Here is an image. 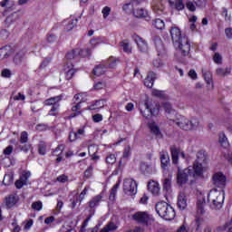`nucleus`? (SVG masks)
<instances>
[{"instance_id":"1","label":"nucleus","mask_w":232,"mask_h":232,"mask_svg":"<svg viewBox=\"0 0 232 232\" xmlns=\"http://www.w3.org/2000/svg\"><path fill=\"white\" fill-rule=\"evenodd\" d=\"M169 32L176 50H179L182 57H188L191 50V45L189 44L188 37H182V33L179 27H171Z\"/></svg>"},{"instance_id":"2","label":"nucleus","mask_w":232,"mask_h":232,"mask_svg":"<svg viewBox=\"0 0 232 232\" xmlns=\"http://www.w3.org/2000/svg\"><path fill=\"white\" fill-rule=\"evenodd\" d=\"M199 177H202V171L199 166L188 167L183 170L178 168L177 184L179 186H184V184H188V180H190V184H193Z\"/></svg>"},{"instance_id":"3","label":"nucleus","mask_w":232,"mask_h":232,"mask_svg":"<svg viewBox=\"0 0 232 232\" xmlns=\"http://www.w3.org/2000/svg\"><path fill=\"white\" fill-rule=\"evenodd\" d=\"M173 121L180 130H184L185 131H193V130H197V128L200 126V120L196 117H192L191 120H189L185 116L179 115Z\"/></svg>"},{"instance_id":"4","label":"nucleus","mask_w":232,"mask_h":232,"mask_svg":"<svg viewBox=\"0 0 232 232\" xmlns=\"http://www.w3.org/2000/svg\"><path fill=\"white\" fill-rule=\"evenodd\" d=\"M156 213L164 220H173L175 218V208L166 201H161L156 204Z\"/></svg>"},{"instance_id":"5","label":"nucleus","mask_w":232,"mask_h":232,"mask_svg":"<svg viewBox=\"0 0 232 232\" xmlns=\"http://www.w3.org/2000/svg\"><path fill=\"white\" fill-rule=\"evenodd\" d=\"M208 202L212 209H220L224 204V194L217 188H213L208 195Z\"/></svg>"},{"instance_id":"6","label":"nucleus","mask_w":232,"mask_h":232,"mask_svg":"<svg viewBox=\"0 0 232 232\" xmlns=\"http://www.w3.org/2000/svg\"><path fill=\"white\" fill-rule=\"evenodd\" d=\"M140 111L142 117L145 119H151V117L159 115V112L160 111V106L156 104L155 107H153L151 102L146 101L144 103L140 105Z\"/></svg>"},{"instance_id":"7","label":"nucleus","mask_w":232,"mask_h":232,"mask_svg":"<svg viewBox=\"0 0 232 232\" xmlns=\"http://www.w3.org/2000/svg\"><path fill=\"white\" fill-rule=\"evenodd\" d=\"M132 220L138 222V224H142V226H151L155 222L153 216L148 214V212L139 211L132 215Z\"/></svg>"},{"instance_id":"8","label":"nucleus","mask_w":232,"mask_h":232,"mask_svg":"<svg viewBox=\"0 0 232 232\" xmlns=\"http://www.w3.org/2000/svg\"><path fill=\"white\" fill-rule=\"evenodd\" d=\"M123 191L127 195H136L137 193V181L131 179H126L123 181Z\"/></svg>"},{"instance_id":"9","label":"nucleus","mask_w":232,"mask_h":232,"mask_svg":"<svg viewBox=\"0 0 232 232\" xmlns=\"http://www.w3.org/2000/svg\"><path fill=\"white\" fill-rule=\"evenodd\" d=\"M19 142L24 145H18V150H20V151H24V153H28V151H30V148H32L30 143H26L28 142V132H21Z\"/></svg>"},{"instance_id":"10","label":"nucleus","mask_w":232,"mask_h":232,"mask_svg":"<svg viewBox=\"0 0 232 232\" xmlns=\"http://www.w3.org/2000/svg\"><path fill=\"white\" fill-rule=\"evenodd\" d=\"M132 39L136 43L138 49L141 53H148L149 47L146 40L137 34H133Z\"/></svg>"},{"instance_id":"11","label":"nucleus","mask_w":232,"mask_h":232,"mask_svg":"<svg viewBox=\"0 0 232 232\" xmlns=\"http://www.w3.org/2000/svg\"><path fill=\"white\" fill-rule=\"evenodd\" d=\"M170 153L173 164H179V156L182 157V159H186V153L178 148L177 146L170 147Z\"/></svg>"},{"instance_id":"12","label":"nucleus","mask_w":232,"mask_h":232,"mask_svg":"<svg viewBox=\"0 0 232 232\" xmlns=\"http://www.w3.org/2000/svg\"><path fill=\"white\" fill-rule=\"evenodd\" d=\"M212 182L216 188H224L226 186V176L222 173H215L212 177Z\"/></svg>"},{"instance_id":"13","label":"nucleus","mask_w":232,"mask_h":232,"mask_svg":"<svg viewBox=\"0 0 232 232\" xmlns=\"http://www.w3.org/2000/svg\"><path fill=\"white\" fill-rule=\"evenodd\" d=\"M206 159H207L206 151L199 150L197 153V160L194 162V165L192 167V168H195V166H198L200 168V169H201V176H202V173H204V169L202 167V163L206 162Z\"/></svg>"},{"instance_id":"14","label":"nucleus","mask_w":232,"mask_h":232,"mask_svg":"<svg viewBox=\"0 0 232 232\" xmlns=\"http://www.w3.org/2000/svg\"><path fill=\"white\" fill-rule=\"evenodd\" d=\"M152 40L156 46L158 55H162V53H164V52H166V47H164V44H162V40L160 39V36L154 35V36H152Z\"/></svg>"},{"instance_id":"15","label":"nucleus","mask_w":232,"mask_h":232,"mask_svg":"<svg viewBox=\"0 0 232 232\" xmlns=\"http://www.w3.org/2000/svg\"><path fill=\"white\" fill-rule=\"evenodd\" d=\"M155 81H157V73H155L153 71H150L144 80V84L147 88H153V83Z\"/></svg>"},{"instance_id":"16","label":"nucleus","mask_w":232,"mask_h":232,"mask_svg":"<svg viewBox=\"0 0 232 232\" xmlns=\"http://www.w3.org/2000/svg\"><path fill=\"white\" fill-rule=\"evenodd\" d=\"M17 202H19V197L16 195H9L5 198V208L6 209H10L11 208H14Z\"/></svg>"},{"instance_id":"17","label":"nucleus","mask_w":232,"mask_h":232,"mask_svg":"<svg viewBox=\"0 0 232 232\" xmlns=\"http://www.w3.org/2000/svg\"><path fill=\"white\" fill-rule=\"evenodd\" d=\"M178 208L182 211L183 209H186V208H188V197L184 192H180L178 197Z\"/></svg>"},{"instance_id":"18","label":"nucleus","mask_w":232,"mask_h":232,"mask_svg":"<svg viewBox=\"0 0 232 232\" xmlns=\"http://www.w3.org/2000/svg\"><path fill=\"white\" fill-rule=\"evenodd\" d=\"M133 15L138 19H146V21H150V16L148 15V11L144 8L136 9L133 11Z\"/></svg>"},{"instance_id":"19","label":"nucleus","mask_w":232,"mask_h":232,"mask_svg":"<svg viewBox=\"0 0 232 232\" xmlns=\"http://www.w3.org/2000/svg\"><path fill=\"white\" fill-rule=\"evenodd\" d=\"M67 71H65V79L70 81L75 75V70L73 69V62H67Z\"/></svg>"},{"instance_id":"20","label":"nucleus","mask_w":232,"mask_h":232,"mask_svg":"<svg viewBox=\"0 0 232 232\" xmlns=\"http://www.w3.org/2000/svg\"><path fill=\"white\" fill-rule=\"evenodd\" d=\"M148 189L152 193V195H159L160 192V188L159 187V183L155 181H150L148 183Z\"/></svg>"},{"instance_id":"21","label":"nucleus","mask_w":232,"mask_h":232,"mask_svg":"<svg viewBox=\"0 0 232 232\" xmlns=\"http://www.w3.org/2000/svg\"><path fill=\"white\" fill-rule=\"evenodd\" d=\"M106 70H108V66L104 64H99L93 69V73L97 77H101V75H104L106 73Z\"/></svg>"},{"instance_id":"22","label":"nucleus","mask_w":232,"mask_h":232,"mask_svg":"<svg viewBox=\"0 0 232 232\" xmlns=\"http://www.w3.org/2000/svg\"><path fill=\"white\" fill-rule=\"evenodd\" d=\"M161 168L166 169L169 164V155L168 152H160Z\"/></svg>"},{"instance_id":"23","label":"nucleus","mask_w":232,"mask_h":232,"mask_svg":"<svg viewBox=\"0 0 232 232\" xmlns=\"http://www.w3.org/2000/svg\"><path fill=\"white\" fill-rule=\"evenodd\" d=\"M28 177H30V175L28 173L24 174L20 179L16 180L14 183V186L17 189H21V188H23V186H24V184H26V180L28 179Z\"/></svg>"},{"instance_id":"24","label":"nucleus","mask_w":232,"mask_h":232,"mask_svg":"<svg viewBox=\"0 0 232 232\" xmlns=\"http://www.w3.org/2000/svg\"><path fill=\"white\" fill-rule=\"evenodd\" d=\"M204 206H206V199L204 198H199L197 202L198 215H204Z\"/></svg>"},{"instance_id":"25","label":"nucleus","mask_w":232,"mask_h":232,"mask_svg":"<svg viewBox=\"0 0 232 232\" xmlns=\"http://www.w3.org/2000/svg\"><path fill=\"white\" fill-rule=\"evenodd\" d=\"M63 98L61 96L52 97L44 101V106H55V104H59V101Z\"/></svg>"},{"instance_id":"26","label":"nucleus","mask_w":232,"mask_h":232,"mask_svg":"<svg viewBox=\"0 0 232 232\" xmlns=\"http://www.w3.org/2000/svg\"><path fill=\"white\" fill-rule=\"evenodd\" d=\"M140 171L143 173V175H151V173H153V168L151 165H148V163H141Z\"/></svg>"},{"instance_id":"27","label":"nucleus","mask_w":232,"mask_h":232,"mask_svg":"<svg viewBox=\"0 0 232 232\" xmlns=\"http://www.w3.org/2000/svg\"><path fill=\"white\" fill-rule=\"evenodd\" d=\"M101 200H102V197L101 195L95 196L89 201V208H91V209H93V208H97Z\"/></svg>"},{"instance_id":"28","label":"nucleus","mask_w":232,"mask_h":232,"mask_svg":"<svg viewBox=\"0 0 232 232\" xmlns=\"http://www.w3.org/2000/svg\"><path fill=\"white\" fill-rule=\"evenodd\" d=\"M101 108H104V100H98L95 103L90 105L87 110L93 111V110H101Z\"/></svg>"},{"instance_id":"29","label":"nucleus","mask_w":232,"mask_h":232,"mask_svg":"<svg viewBox=\"0 0 232 232\" xmlns=\"http://www.w3.org/2000/svg\"><path fill=\"white\" fill-rule=\"evenodd\" d=\"M81 102H82L80 101L76 103V105L72 106V111H73V113L70 115L71 119H73L75 117H78V115H81V111H79L81 110Z\"/></svg>"},{"instance_id":"30","label":"nucleus","mask_w":232,"mask_h":232,"mask_svg":"<svg viewBox=\"0 0 232 232\" xmlns=\"http://www.w3.org/2000/svg\"><path fill=\"white\" fill-rule=\"evenodd\" d=\"M219 143L221 144L222 148L229 147V141L227 140V137L226 136V133L224 132L219 133Z\"/></svg>"},{"instance_id":"31","label":"nucleus","mask_w":232,"mask_h":232,"mask_svg":"<svg viewBox=\"0 0 232 232\" xmlns=\"http://www.w3.org/2000/svg\"><path fill=\"white\" fill-rule=\"evenodd\" d=\"M65 59H67V61H75V59H79L77 49H72L71 52H68L65 55Z\"/></svg>"},{"instance_id":"32","label":"nucleus","mask_w":232,"mask_h":232,"mask_svg":"<svg viewBox=\"0 0 232 232\" xmlns=\"http://www.w3.org/2000/svg\"><path fill=\"white\" fill-rule=\"evenodd\" d=\"M202 75L207 84H211L213 82L211 72L208 71V69H202Z\"/></svg>"},{"instance_id":"33","label":"nucleus","mask_w":232,"mask_h":232,"mask_svg":"<svg viewBox=\"0 0 232 232\" xmlns=\"http://www.w3.org/2000/svg\"><path fill=\"white\" fill-rule=\"evenodd\" d=\"M149 128H150L151 133L156 135V137H160V129L159 128V126H157V124L150 123Z\"/></svg>"},{"instance_id":"34","label":"nucleus","mask_w":232,"mask_h":232,"mask_svg":"<svg viewBox=\"0 0 232 232\" xmlns=\"http://www.w3.org/2000/svg\"><path fill=\"white\" fill-rule=\"evenodd\" d=\"M19 19V14L17 13H13L5 19V24H12V23H15Z\"/></svg>"},{"instance_id":"35","label":"nucleus","mask_w":232,"mask_h":232,"mask_svg":"<svg viewBox=\"0 0 232 232\" xmlns=\"http://www.w3.org/2000/svg\"><path fill=\"white\" fill-rule=\"evenodd\" d=\"M76 52L78 57H90V55H92L90 49H76Z\"/></svg>"},{"instance_id":"36","label":"nucleus","mask_w":232,"mask_h":232,"mask_svg":"<svg viewBox=\"0 0 232 232\" xmlns=\"http://www.w3.org/2000/svg\"><path fill=\"white\" fill-rule=\"evenodd\" d=\"M24 60V53L19 52L14 55V63L16 64H21L23 61Z\"/></svg>"},{"instance_id":"37","label":"nucleus","mask_w":232,"mask_h":232,"mask_svg":"<svg viewBox=\"0 0 232 232\" xmlns=\"http://www.w3.org/2000/svg\"><path fill=\"white\" fill-rule=\"evenodd\" d=\"M152 9H153V12L158 14V15L164 14V5H162V4H156L152 5Z\"/></svg>"},{"instance_id":"38","label":"nucleus","mask_w":232,"mask_h":232,"mask_svg":"<svg viewBox=\"0 0 232 232\" xmlns=\"http://www.w3.org/2000/svg\"><path fill=\"white\" fill-rule=\"evenodd\" d=\"M117 229V225L113 222H110L108 225H106L102 229V232H110V231H115Z\"/></svg>"},{"instance_id":"39","label":"nucleus","mask_w":232,"mask_h":232,"mask_svg":"<svg viewBox=\"0 0 232 232\" xmlns=\"http://www.w3.org/2000/svg\"><path fill=\"white\" fill-rule=\"evenodd\" d=\"M163 109L166 111V113H168L169 115H171V113H175V110H173V107L169 102H164Z\"/></svg>"},{"instance_id":"40","label":"nucleus","mask_w":232,"mask_h":232,"mask_svg":"<svg viewBox=\"0 0 232 232\" xmlns=\"http://www.w3.org/2000/svg\"><path fill=\"white\" fill-rule=\"evenodd\" d=\"M38 152L40 155H46V143L44 141L39 142Z\"/></svg>"},{"instance_id":"41","label":"nucleus","mask_w":232,"mask_h":232,"mask_svg":"<svg viewBox=\"0 0 232 232\" xmlns=\"http://www.w3.org/2000/svg\"><path fill=\"white\" fill-rule=\"evenodd\" d=\"M121 46L123 49V52L126 53H131V47H130V44L128 41L124 40L123 42L121 43Z\"/></svg>"},{"instance_id":"42","label":"nucleus","mask_w":232,"mask_h":232,"mask_svg":"<svg viewBox=\"0 0 232 232\" xmlns=\"http://www.w3.org/2000/svg\"><path fill=\"white\" fill-rule=\"evenodd\" d=\"M117 189H119V183L115 184L111 189V194L109 196L110 200H115V196L117 195Z\"/></svg>"},{"instance_id":"43","label":"nucleus","mask_w":232,"mask_h":232,"mask_svg":"<svg viewBox=\"0 0 232 232\" xmlns=\"http://www.w3.org/2000/svg\"><path fill=\"white\" fill-rule=\"evenodd\" d=\"M163 189L164 191H169L171 189V179L166 178L163 180Z\"/></svg>"},{"instance_id":"44","label":"nucleus","mask_w":232,"mask_h":232,"mask_svg":"<svg viewBox=\"0 0 232 232\" xmlns=\"http://www.w3.org/2000/svg\"><path fill=\"white\" fill-rule=\"evenodd\" d=\"M153 25L155 26V28H157V30H163L165 26L164 21H162L161 19H156L153 23Z\"/></svg>"},{"instance_id":"45","label":"nucleus","mask_w":232,"mask_h":232,"mask_svg":"<svg viewBox=\"0 0 232 232\" xmlns=\"http://www.w3.org/2000/svg\"><path fill=\"white\" fill-rule=\"evenodd\" d=\"M59 103L58 104H54L52 105L51 110L49 111L48 115H51L53 117H55V115H57V111H59Z\"/></svg>"},{"instance_id":"46","label":"nucleus","mask_w":232,"mask_h":232,"mask_svg":"<svg viewBox=\"0 0 232 232\" xmlns=\"http://www.w3.org/2000/svg\"><path fill=\"white\" fill-rule=\"evenodd\" d=\"M76 24H77V19H75V21L72 20L65 25L64 29L66 32H72V30H73Z\"/></svg>"},{"instance_id":"47","label":"nucleus","mask_w":232,"mask_h":232,"mask_svg":"<svg viewBox=\"0 0 232 232\" xmlns=\"http://www.w3.org/2000/svg\"><path fill=\"white\" fill-rule=\"evenodd\" d=\"M107 63L109 64V68H115V66H117V63H119V59L110 57Z\"/></svg>"},{"instance_id":"48","label":"nucleus","mask_w":232,"mask_h":232,"mask_svg":"<svg viewBox=\"0 0 232 232\" xmlns=\"http://www.w3.org/2000/svg\"><path fill=\"white\" fill-rule=\"evenodd\" d=\"M106 162L107 164H115L117 162V157H115V154H110L106 157Z\"/></svg>"},{"instance_id":"49","label":"nucleus","mask_w":232,"mask_h":232,"mask_svg":"<svg viewBox=\"0 0 232 232\" xmlns=\"http://www.w3.org/2000/svg\"><path fill=\"white\" fill-rule=\"evenodd\" d=\"M63 151H64V145H58L57 148L53 150V155L59 157Z\"/></svg>"},{"instance_id":"50","label":"nucleus","mask_w":232,"mask_h":232,"mask_svg":"<svg viewBox=\"0 0 232 232\" xmlns=\"http://www.w3.org/2000/svg\"><path fill=\"white\" fill-rule=\"evenodd\" d=\"M33 209L35 211H41L43 209V202L41 201H35L32 204Z\"/></svg>"},{"instance_id":"51","label":"nucleus","mask_w":232,"mask_h":232,"mask_svg":"<svg viewBox=\"0 0 232 232\" xmlns=\"http://www.w3.org/2000/svg\"><path fill=\"white\" fill-rule=\"evenodd\" d=\"M130 155H131V147L130 145H128L124 149L122 157H123V159H129Z\"/></svg>"},{"instance_id":"52","label":"nucleus","mask_w":232,"mask_h":232,"mask_svg":"<svg viewBox=\"0 0 232 232\" xmlns=\"http://www.w3.org/2000/svg\"><path fill=\"white\" fill-rule=\"evenodd\" d=\"M213 61L216 63V64H222V55H220L218 53H216L214 54Z\"/></svg>"},{"instance_id":"53","label":"nucleus","mask_w":232,"mask_h":232,"mask_svg":"<svg viewBox=\"0 0 232 232\" xmlns=\"http://www.w3.org/2000/svg\"><path fill=\"white\" fill-rule=\"evenodd\" d=\"M1 75L5 79H10V77H12V71H10V69H4L1 72Z\"/></svg>"},{"instance_id":"54","label":"nucleus","mask_w":232,"mask_h":232,"mask_svg":"<svg viewBox=\"0 0 232 232\" xmlns=\"http://www.w3.org/2000/svg\"><path fill=\"white\" fill-rule=\"evenodd\" d=\"M152 64L154 68H162L164 66V63H162V60L160 58L153 60Z\"/></svg>"},{"instance_id":"55","label":"nucleus","mask_w":232,"mask_h":232,"mask_svg":"<svg viewBox=\"0 0 232 232\" xmlns=\"http://www.w3.org/2000/svg\"><path fill=\"white\" fill-rule=\"evenodd\" d=\"M93 175V167L90 166L85 171H84V177L85 179H90Z\"/></svg>"},{"instance_id":"56","label":"nucleus","mask_w":232,"mask_h":232,"mask_svg":"<svg viewBox=\"0 0 232 232\" xmlns=\"http://www.w3.org/2000/svg\"><path fill=\"white\" fill-rule=\"evenodd\" d=\"M111 12V8H110L108 6L103 7V9L102 10L103 19H106L108 17V15H110Z\"/></svg>"},{"instance_id":"57","label":"nucleus","mask_w":232,"mask_h":232,"mask_svg":"<svg viewBox=\"0 0 232 232\" xmlns=\"http://www.w3.org/2000/svg\"><path fill=\"white\" fill-rule=\"evenodd\" d=\"M35 129L37 131H46V130L48 129V125L44 123H40L36 125Z\"/></svg>"},{"instance_id":"58","label":"nucleus","mask_w":232,"mask_h":232,"mask_svg":"<svg viewBox=\"0 0 232 232\" xmlns=\"http://www.w3.org/2000/svg\"><path fill=\"white\" fill-rule=\"evenodd\" d=\"M94 90H102V88H106V82H98L93 86Z\"/></svg>"},{"instance_id":"59","label":"nucleus","mask_w":232,"mask_h":232,"mask_svg":"<svg viewBox=\"0 0 232 232\" xmlns=\"http://www.w3.org/2000/svg\"><path fill=\"white\" fill-rule=\"evenodd\" d=\"M176 6V10H184V3L182 2V0H178L175 4Z\"/></svg>"},{"instance_id":"60","label":"nucleus","mask_w":232,"mask_h":232,"mask_svg":"<svg viewBox=\"0 0 232 232\" xmlns=\"http://www.w3.org/2000/svg\"><path fill=\"white\" fill-rule=\"evenodd\" d=\"M222 15H225V21H231V14H227V9L223 7Z\"/></svg>"},{"instance_id":"61","label":"nucleus","mask_w":232,"mask_h":232,"mask_svg":"<svg viewBox=\"0 0 232 232\" xmlns=\"http://www.w3.org/2000/svg\"><path fill=\"white\" fill-rule=\"evenodd\" d=\"M13 151H14V147L12 145H9L4 150V155H12Z\"/></svg>"},{"instance_id":"62","label":"nucleus","mask_w":232,"mask_h":232,"mask_svg":"<svg viewBox=\"0 0 232 232\" xmlns=\"http://www.w3.org/2000/svg\"><path fill=\"white\" fill-rule=\"evenodd\" d=\"M152 95H154V97L162 98V97H164V92L159 91V90H154V91L152 92Z\"/></svg>"},{"instance_id":"63","label":"nucleus","mask_w":232,"mask_h":232,"mask_svg":"<svg viewBox=\"0 0 232 232\" xmlns=\"http://www.w3.org/2000/svg\"><path fill=\"white\" fill-rule=\"evenodd\" d=\"M93 122H101L102 121V114H94L92 116Z\"/></svg>"},{"instance_id":"64","label":"nucleus","mask_w":232,"mask_h":232,"mask_svg":"<svg viewBox=\"0 0 232 232\" xmlns=\"http://www.w3.org/2000/svg\"><path fill=\"white\" fill-rule=\"evenodd\" d=\"M225 34H226L227 39H232V28L231 27L225 29Z\"/></svg>"}]
</instances>
